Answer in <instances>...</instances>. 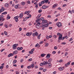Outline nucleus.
I'll return each instance as SVG.
<instances>
[{
  "label": "nucleus",
  "mask_w": 74,
  "mask_h": 74,
  "mask_svg": "<svg viewBox=\"0 0 74 74\" xmlns=\"http://www.w3.org/2000/svg\"><path fill=\"white\" fill-rule=\"evenodd\" d=\"M58 70L60 71H62V70H64V67H60L58 68Z\"/></svg>",
  "instance_id": "obj_11"
},
{
  "label": "nucleus",
  "mask_w": 74,
  "mask_h": 74,
  "mask_svg": "<svg viewBox=\"0 0 74 74\" xmlns=\"http://www.w3.org/2000/svg\"><path fill=\"white\" fill-rule=\"evenodd\" d=\"M38 12L39 13H41V12H42V10L40 9L38 11Z\"/></svg>",
  "instance_id": "obj_33"
},
{
  "label": "nucleus",
  "mask_w": 74,
  "mask_h": 74,
  "mask_svg": "<svg viewBox=\"0 0 74 74\" xmlns=\"http://www.w3.org/2000/svg\"><path fill=\"white\" fill-rule=\"evenodd\" d=\"M48 45H49V44L47 43L45 45V47H48Z\"/></svg>",
  "instance_id": "obj_38"
},
{
  "label": "nucleus",
  "mask_w": 74,
  "mask_h": 74,
  "mask_svg": "<svg viewBox=\"0 0 74 74\" xmlns=\"http://www.w3.org/2000/svg\"><path fill=\"white\" fill-rule=\"evenodd\" d=\"M41 34H40L38 36V39L39 40L40 39V37L41 36Z\"/></svg>",
  "instance_id": "obj_20"
},
{
  "label": "nucleus",
  "mask_w": 74,
  "mask_h": 74,
  "mask_svg": "<svg viewBox=\"0 0 74 74\" xmlns=\"http://www.w3.org/2000/svg\"><path fill=\"white\" fill-rule=\"evenodd\" d=\"M67 55H68V53L67 52H66L65 53V56H66Z\"/></svg>",
  "instance_id": "obj_35"
},
{
  "label": "nucleus",
  "mask_w": 74,
  "mask_h": 74,
  "mask_svg": "<svg viewBox=\"0 0 74 74\" xmlns=\"http://www.w3.org/2000/svg\"><path fill=\"white\" fill-rule=\"evenodd\" d=\"M5 7H8L9 6V3H6L5 4Z\"/></svg>",
  "instance_id": "obj_18"
},
{
  "label": "nucleus",
  "mask_w": 74,
  "mask_h": 74,
  "mask_svg": "<svg viewBox=\"0 0 74 74\" xmlns=\"http://www.w3.org/2000/svg\"><path fill=\"white\" fill-rule=\"evenodd\" d=\"M27 3H28V4H30V1H27Z\"/></svg>",
  "instance_id": "obj_59"
},
{
  "label": "nucleus",
  "mask_w": 74,
  "mask_h": 74,
  "mask_svg": "<svg viewBox=\"0 0 74 74\" xmlns=\"http://www.w3.org/2000/svg\"><path fill=\"white\" fill-rule=\"evenodd\" d=\"M53 54H55L56 53V51H53L52 52Z\"/></svg>",
  "instance_id": "obj_40"
},
{
  "label": "nucleus",
  "mask_w": 74,
  "mask_h": 74,
  "mask_svg": "<svg viewBox=\"0 0 74 74\" xmlns=\"http://www.w3.org/2000/svg\"><path fill=\"white\" fill-rule=\"evenodd\" d=\"M31 67H32V68H33L34 67V64H32L31 65Z\"/></svg>",
  "instance_id": "obj_23"
},
{
  "label": "nucleus",
  "mask_w": 74,
  "mask_h": 74,
  "mask_svg": "<svg viewBox=\"0 0 74 74\" xmlns=\"http://www.w3.org/2000/svg\"><path fill=\"white\" fill-rule=\"evenodd\" d=\"M32 58H30L28 60V61L29 62H31V61H32Z\"/></svg>",
  "instance_id": "obj_32"
},
{
  "label": "nucleus",
  "mask_w": 74,
  "mask_h": 74,
  "mask_svg": "<svg viewBox=\"0 0 74 74\" xmlns=\"http://www.w3.org/2000/svg\"><path fill=\"white\" fill-rule=\"evenodd\" d=\"M23 49V48L22 47H18L17 48V50H18V51H21V50H22Z\"/></svg>",
  "instance_id": "obj_12"
},
{
  "label": "nucleus",
  "mask_w": 74,
  "mask_h": 74,
  "mask_svg": "<svg viewBox=\"0 0 74 74\" xmlns=\"http://www.w3.org/2000/svg\"><path fill=\"white\" fill-rule=\"evenodd\" d=\"M62 35L61 34L59 36L58 38L59 40H62Z\"/></svg>",
  "instance_id": "obj_14"
},
{
  "label": "nucleus",
  "mask_w": 74,
  "mask_h": 74,
  "mask_svg": "<svg viewBox=\"0 0 74 74\" xmlns=\"http://www.w3.org/2000/svg\"><path fill=\"white\" fill-rule=\"evenodd\" d=\"M4 18V16L3 15H1L0 16V18L1 19H2V18Z\"/></svg>",
  "instance_id": "obj_29"
},
{
  "label": "nucleus",
  "mask_w": 74,
  "mask_h": 74,
  "mask_svg": "<svg viewBox=\"0 0 74 74\" xmlns=\"http://www.w3.org/2000/svg\"><path fill=\"white\" fill-rule=\"evenodd\" d=\"M19 17L20 18H22L23 17V13L20 14L19 16Z\"/></svg>",
  "instance_id": "obj_16"
},
{
  "label": "nucleus",
  "mask_w": 74,
  "mask_h": 74,
  "mask_svg": "<svg viewBox=\"0 0 74 74\" xmlns=\"http://www.w3.org/2000/svg\"><path fill=\"white\" fill-rule=\"evenodd\" d=\"M67 5L66 4H65L64 5H62V7H65Z\"/></svg>",
  "instance_id": "obj_37"
},
{
  "label": "nucleus",
  "mask_w": 74,
  "mask_h": 74,
  "mask_svg": "<svg viewBox=\"0 0 74 74\" xmlns=\"http://www.w3.org/2000/svg\"><path fill=\"white\" fill-rule=\"evenodd\" d=\"M41 56L42 57H44L45 56V54L43 53L41 54Z\"/></svg>",
  "instance_id": "obj_31"
},
{
  "label": "nucleus",
  "mask_w": 74,
  "mask_h": 74,
  "mask_svg": "<svg viewBox=\"0 0 74 74\" xmlns=\"http://www.w3.org/2000/svg\"><path fill=\"white\" fill-rule=\"evenodd\" d=\"M71 63V61H70L68 62H67V63H66L65 65V67H68L69 65L70 64V63Z\"/></svg>",
  "instance_id": "obj_9"
},
{
  "label": "nucleus",
  "mask_w": 74,
  "mask_h": 74,
  "mask_svg": "<svg viewBox=\"0 0 74 74\" xmlns=\"http://www.w3.org/2000/svg\"><path fill=\"white\" fill-rule=\"evenodd\" d=\"M42 26L40 25V27H47L49 26V24L47 21L45 20L43 21L42 22Z\"/></svg>",
  "instance_id": "obj_2"
},
{
  "label": "nucleus",
  "mask_w": 74,
  "mask_h": 74,
  "mask_svg": "<svg viewBox=\"0 0 74 74\" xmlns=\"http://www.w3.org/2000/svg\"><path fill=\"white\" fill-rule=\"evenodd\" d=\"M50 54L49 53H48L47 54L46 56V58L47 59H49V58H50Z\"/></svg>",
  "instance_id": "obj_13"
},
{
  "label": "nucleus",
  "mask_w": 74,
  "mask_h": 74,
  "mask_svg": "<svg viewBox=\"0 0 74 74\" xmlns=\"http://www.w3.org/2000/svg\"><path fill=\"white\" fill-rule=\"evenodd\" d=\"M26 36H29V37L30 36V34H29V32L27 33L26 34Z\"/></svg>",
  "instance_id": "obj_30"
},
{
  "label": "nucleus",
  "mask_w": 74,
  "mask_h": 74,
  "mask_svg": "<svg viewBox=\"0 0 74 74\" xmlns=\"http://www.w3.org/2000/svg\"><path fill=\"white\" fill-rule=\"evenodd\" d=\"M13 52V54H14L15 55L16 54H17L18 53V51L17 50H15Z\"/></svg>",
  "instance_id": "obj_17"
},
{
  "label": "nucleus",
  "mask_w": 74,
  "mask_h": 74,
  "mask_svg": "<svg viewBox=\"0 0 74 74\" xmlns=\"http://www.w3.org/2000/svg\"><path fill=\"white\" fill-rule=\"evenodd\" d=\"M14 18L15 19V21L16 22H18V18H19V16H16L14 17Z\"/></svg>",
  "instance_id": "obj_7"
},
{
  "label": "nucleus",
  "mask_w": 74,
  "mask_h": 74,
  "mask_svg": "<svg viewBox=\"0 0 74 74\" xmlns=\"http://www.w3.org/2000/svg\"><path fill=\"white\" fill-rule=\"evenodd\" d=\"M35 7L36 8H38V3H37Z\"/></svg>",
  "instance_id": "obj_27"
},
{
  "label": "nucleus",
  "mask_w": 74,
  "mask_h": 74,
  "mask_svg": "<svg viewBox=\"0 0 74 74\" xmlns=\"http://www.w3.org/2000/svg\"><path fill=\"white\" fill-rule=\"evenodd\" d=\"M1 21H5V19L4 18H1Z\"/></svg>",
  "instance_id": "obj_34"
},
{
  "label": "nucleus",
  "mask_w": 74,
  "mask_h": 74,
  "mask_svg": "<svg viewBox=\"0 0 74 74\" xmlns=\"http://www.w3.org/2000/svg\"><path fill=\"white\" fill-rule=\"evenodd\" d=\"M58 48V47L56 46H55L54 47V49H57Z\"/></svg>",
  "instance_id": "obj_49"
},
{
  "label": "nucleus",
  "mask_w": 74,
  "mask_h": 74,
  "mask_svg": "<svg viewBox=\"0 0 74 74\" xmlns=\"http://www.w3.org/2000/svg\"><path fill=\"white\" fill-rule=\"evenodd\" d=\"M35 69H37V68H38V66H37L36 65L35 66Z\"/></svg>",
  "instance_id": "obj_62"
},
{
  "label": "nucleus",
  "mask_w": 74,
  "mask_h": 74,
  "mask_svg": "<svg viewBox=\"0 0 74 74\" xmlns=\"http://www.w3.org/2000/svg\"><path fill=\"white\" fill-rule=\"evenodd\" d=\"M65 51H66V52H67V51H69V49H68V48H66L65 49Z\"/></svg>",
  "instance_id": "obj_52"
},
{
  "label": "nucleus",
  "mask_w": 74,
  "mask_h": 74,
  "mask_svg": "<svg viewBox=\"0 0 74 74\" xmlns=\"http://www.w3.org/2000/svg\"><path fill=\"white\" fill-rule=\"evenodd\" d=\"M69 13H70L71 14H72V11H69Z\"/></svg>",
  "instance_id": "obj_51"
},
{
  "label": "nucleus",
  "mask_w": 74,
  "mask_h": 74,
  "mask_svg": "<svg viewBox=\"0 0 74 74\" xmlns=\"http://www.w3.org/2000/svg\"><path fill=\"white\" fill-rule=\"evenodd\" d=\"M38 35V33L37 32H36L35 33L32 34V36L33 37H35V36H37Z\"/></svg>",
  "instance_id": "obj_6"
},
{
  "label": "nucleus",
  "mask_w": 74,
  "mask_h": 74,
  "mask_svg": "<svg viewBox=\"0 0 74 74\" xmlns=\"http://www.w3.org/2000/svg\"><path fill=\"white\" fill-rule=\"evenodd\" d=\"M49 62V61H47L46 62V64H51V62Z\"/></svg>",
  "instance_id": "obj_53"
},
{
  "label": "nucleus",
  "mask_w": 74,
  "mask_h": 74,
  "mask_svg": "<svg viewBox=\"0 0 74 74\" xmlns=\"http://www.w3.org/2000/svg\"><path fill=\"white\" fill-rule=\"evenodd\" d=\"M60 33H57V36H60Z\"/></svg>",
  "instance_id": "obj_58"
},
{
  "label": "nucleus",
  "mask_w": 74,
  "mask_h": 74,
  "mask_svg": "<svg viewBox=\"0 0 74 74\" xmlns=\"http://www.w3.org/2000/svg\"><path fill=\"white\" fill-rule=\"evenodd\" d=\"M43 42V41H40V42L39 44H42Z\"/></svg>",
  "instance_id": "obj_56"
},
{
  "label": "nucleus",
  "mask_w": 74,
  "mask_h": 74,
  "mask_svg": "<svg viewBox=\"0 0 74 74\" xmlns=\"http://www.w3.org/2000/svg\"><path fill=\"white\" fill-rule=\"evenodd\" d=\"M4 33L6 36H7V32L5 31L4 32Z\"/></svg>",
  "instance_id": "obj_39"
},
{
  "label": "nucleus",
  "mask_w": 74,
  "mask_h": 74,
  "mask_svg": "<svg viewBox=\"0 0 74 74\" xmlns=\"http://www.w3.org/2000/svg\"><path fill=\"white\" fill-rule=\"evenodd\" d=\"M4 26L5 27H6V28H8V26L7 25H5Z\"/></svg>",
  "instance_id": "obj_36"
},
{
  "label": "nucleus",
  "mask_w": 74,
  "mask_h": 74,
  "mask_svg": "<svg viewBox=\"0 0 74 74\" xmlns=\"http://www.w3.org/2000/svg\"><path fill=\"white\" fill-rule=\"evenodd\" d=\"M43 63L44 64H47V62L45 61H44L43 62Z\"/></svg>",
  "instance_id": "obj_54"
},
{
  "label": "nucleus",
  "mask_w": 74,
  "mask_h": 74,
  "mask_svg": "<svg viewBox=\"0 0 74 74\" xmlns=\"http://www.w3.org/2000/svg\"><path fill=\"white\" fill-rule=\"evenodd\" d=\"M53 60L52 58H50L49 59L48 61L49 62H51Z\"/></svg>",
  "instance_id": "obj_25"
},
{
  "label": "nucleus",
  "mask_w": 74,
  "mask_h": 74,
  "mask_svg": "<svg viewBox=\"0 0 74 74\" xmlns=\"http://www.w3.org/2000/svg\"><path fill=\"white\" fill-rule=\"evenodd\" d=\"M3 68V66H0V69H2Z\"/></svg>",
  "instance_id": "obj_60"
},
{
  "label": "nucleus",
  "mask_w": 74,
  "mask_h": 74,
  "mask_svg": "<svg viewBox=\"0 0 74 74\" xmlns=\"http://www.w3.org/2000/svg\"><path fill=\"white\" fill-rule=\"evenodd\" d=\"M53 37H54V38H56V35H54L53 36Z\"/></svg>",
  "instance_id": "obj_64"
},
{
  "label": "nucleus",
  "mask_w": 74,
  "mask_h": 74,
  "mask_svg": "<svg viewBox=\"0 0 74 74\" xmlns=\"http://www.w3.org/2000/svg\"><path fill=\"white\" fill-rule=\"evenodd\" d=\"M19 6V4H18L16 5H15V8H18V6Z\"/></svg>",
  "instance_id": "obj_24"
},
{
  "label": "nucleus",
  "mask_w": 74,
  "mask_h": 74,
  "mask_svg": "<svg viewBox=\"0 0 74 74\" xmlns=\"http://www.w3.org/2000/svg\"><path fill=\"white\" fill-rule=\"evenodd\" d=\"M21 5H24L25 4V2L24 1L22 2L21 3Z\"/></svg>",
  "instance_id": "obj_21"
},
{
  "label": "nucleus",
  "mask_w": 74,
  "mask_h": 74,
  "mask_svg": "<svg viewBox=\"0 0 74 74\" xmlns=\"http://www.w3.org/2000/svg\"><path fill=\"white\" fill-rule=\"evenodd\" d=\"M47 18H51V16L50 15H48L47 16Z\"/></svg>",
  "instance_id": "obj_47"
},
{
  "label": "nucleus",
  "mask_w": 74,
  "mask_h": 74,
  "mask_svg": "<svg viewBox=\"0 0 74 74\" xmlns=\"http://www.w3.org/2000/svg\"><path fill=\"white\" fill-rule=\"evenodd\" d=\"M31 68V66H27V68L28 69H30Z\"/></svg>",
  "instance_id": "obj_45"
},
{
  "label": "nucleus",
  "mask_w": 74,
  "mask_h": 74,
  "mask_svg": "<svg viewBox=\"0 0 74 74\" xmlns=\"http://www.w3.org/2000/svg\"><path fill=\"white\" fill-rule=\"evenodd\" d=\"M29 35L30 36L31 35H32V34H33V33L32 32H29Z\"/></svg>",
  "instance_id": "obj_55"
},
{
  "label": "nucleus",
  "mask_w": 74,
  "mask_h": 74,
  "mask_svg": "<svg viewBox=\"0 0 74 74\" xmlns=\"http://www.w3.org/2000/svg\"><path fill=\"white\" fill-rule=\"evenodd\" d=\"M44 69V68H39L40 70H42Z\"/></svg>",
  "instance_id": "obj_44"
},
{
  "label": "nucleus",
  "mask_w": 74,
  "mask_h": 74,
  "mask_svg": "<svg viewBox=\"0 0 74 74\" xmlns=\"http://www.w3.org/2000/svg\"><path fill=\"white\" fill-rule=\"evenodd\" d=\"M60 15V14H58L56 15V17H58V16H59Z\"/></svg>",
  "instance_id": "obj_50"
},
{
  "label": "nucleus",
  "mask_w": 74,
  "mask_h": 74,
  "mask_svg": "<svg viewBox=\"0 0 74 74\" xmlns=\"http://www.w3.org/2000/svg\"><path fill=\"white\" fill-rule=\"evenodd\" d=\"M16 62H17V60H15L13 61V64H15Z\"/></svg>",
  "instance_id": "obj_22"
},
{
  "label": "nucleus",
  "mask_w": 74,
  "mask_h": 74,
  "mask_svg": "<svg viewBox=\"0 0 74 74\" xmlns=\"http://www.w3.org/2000/svg\"><path fill=\"white\" fill-rule=\"evenodd\" d=\"M18 45V44H14V45H13L12 47L13 49H16L17 46Z\"/></svg>",
  "instance_id": "obj_4"
},
{
  "label": "nucleus",
  "mask_w": 74,
  "mask_h": 74,
  "mask_svg": "<svg viewBox=\"0 0 74 74\" xmlns=\"http://www.w3.org/2000/svg\"><path fill=\"white\" fill-rule=\"evenodd\" d=\"M14 56V54L13 53H10L8 55V57L9 58L10 56Z\"/></svg>",
  "instance_id": "obj_15"
},
{
  "label": "nucleus",
  "mask_w": 74,
  "mask_h": 74,
  "mask_svg": "<svg viewBox=\"0 0 74 74\" xmlns=\"http://www.w3.org/2000/svg\"><path fill=\"white\" fill-rule=\"evenodd\" d=\"M46 38H47V39H49V37L48 36H46Z\"/></svg>",
  "instance_id": "obj_63"
},
{
  "label": "nucleus",
  "mask_w": 74,
  "mask_h": 74,
  "mask_svg": "<svg viewBox=\"0 0 74 74\" xmlns=\"http://www.w3.org/2000/svg\"><path fill=\"white\" fill-rule=\"evenodd\" d=\"M15 3L16 4V3H19V1H17L16 0Z\"/></svg>",
  "instance_id": "obj_57"
},
{
  "label": "nucleus",
  "mask_w": 74,
  "mask_h": 74,
  "mask_svg": "<svg viewBox=\"0 0 74 74\" xmlns=\"http://www.w3.org/2000/svg\"><path fill=\"white\" fill-rule=\"evenodd\" d=\"M73 40V39L71 38V39H70L69 40V41H71Z\"/></svg>",
  "instance_id": "obj_61"
},
{
  "label": "nucleus",
  "mask_w": 74,
  "mask_h": 74,
  "mask_svg": "<svg viewBox=\"0 0 74 74\" xmlns=\"http://www.w3.org/2000/svg\"><path fill=\"white\" fill-rule=\"evenodd\" d=\"M49 7V6H46V5H43L42 6V9H44L45 10V9H46V8H47Z\"/></svg>",
  "instance_id": "obj_10"
},
{
  "label": "nucleus",
  "mask_w": 74,
  "mask_h": 74,
  "mask_svg": "<svg viewBox=\"0 0 74 74\" xmlns=\"http://www.w3.org/2000/svg\"><path fill=\"white\" fill-rule=\"evenodd\" d=\"M39 45V44L37 43L35 46V47H37L38 46V45Z\"/></svg>",
  "instance_id": "obj_41"
},
{
  "label": "nucleus",
  "mask_w": 74,
  "mask_h": 74,
  "mask_svg": "<svg viewBox=\"0 0 74 74\" xmlns=\"http://www.w3.org/2000/svg\"><path fill=\"white\" fill-rule=\"evenodd\" d=\"M61 44H63V45H65V44H66V43L65 42H63L61 43Z\"/></svg>",
  "instance_id": "obj_42"
},
{
  "label": "nucleus",
  "mask_w": 74,
  "mask_h": 74,
  "mask_svg": "<svg viewBox=\"0 0 74 74\" xmlns=\"http://www.w3.org/2000/svg\"><path fill=\"white\" fill-rule=\"evenodd\" d=\"M41 15V14H40L38 15V16L36 17V18H37V19L36 20V22L37 23V24L36 25V27L37 29H39L40 28L41 26V23L39 22V21L40 20V18H40Z\"/></svg>",
  "instance_id": "obj_1"
},
{
  "label": "nucleus",
  "mask_w": 74,
  "mask_h": 74,
  "mask_svg": "<svg viewBox=\"0 0 74 74\" xmlns=\"http://www.w3.org/2000/svg\"><path fill=\"white\" fill-rule=\"evenodd\" d=\"M40 19L42 21V22L43 21L45 20H44V18L43 17L41 18H40Z\"/></svg>",
  "instance_id": "obj_26"
},
{
  "label": "nucleus",
  "mask_w": 74,
  "mask_h": 74,
  "mask_svg": "<svg viewBox=\"0 0 74 74\" xmlns=\"http://www.w3.org/2000/svg\"><path fill=\"white\" fill-rule=\"evenodd\" d=\"M29 53H30V54H32V53H33V52L32 51H29Z\"/></svg>",
  "instance_id": "obj_28"
},
{
  "label": "nucleus",
  "mask_w": 74,
  "mask_h": 74,
  "mask_svg": "<svg viewBox=\"0 0 74 74\" xmlns=\"http://www.w3.org/2000/svg\"><path fill=\"white\" fill-rule=\"evenodd\" d=\"M7 14V12H5L1 13L2 15H5Z\"/></svg>",
  "instance_id": "obj_19"
},
{
  "label": "nucleus",
  "mask_w": 74,
  "mask_h": 74,
  "mask_svg": "<svg viewBox=\"0 0 74 74\" xmlns=\"http://www.w3.org/2000/svg\"><path fill=\"white\" fill-rule=\"evenodd\" d=\"M4 50H5V49H1V52H3V51H4Z\"/></svg>",
  "instance_id": "obj_48"
},
{
  "label": "nucleus",
  "mask_w": 74,
  "mask_h": 74,
  "mask_svg": "<svg viewBox=\"0 0 74 74\" xmlns=\"http://www.w3.org/2000/svg\"><path fill=\"white\" fill-rule=\"evenodd\" d=\"M57 26L58 27H62V23H61L59 22L57 23L56 24Z\"/></svg>",
  "instance_id": "obj_5"
},
{
  "label": "nucleus",
  "mask_w": 74,
  "mask_h": 74,
  "mask_svg": "<svg viewBox=\"0 0 74 74\" xmlns=\"http://www.w3.org/2000/svg\"><path fill=\"white\" fill-rule=\"evenodd\" d=\"M48 66L49 67L51 68V64H48Z\"/></svg>",
  "instance_id": "obj_43"
},
{
  "label": "nucleus",
  "mask_w": 74,
  "mask_h": 74,
  "mask_svg": "<svg viewBox=\"0 0 74 74\" xmlns=\"http://www.w3.org/2000/svg\"><path fill=\"white\" fill-rule=\"evenodd\" d=\"M30 11H25L24 13V14H27V15L28 16L29 15V14H30Z\"/></svg>",
  "instance_id": "obj_8"
},
{
  "label": "nucleus",
  "mask_w": 74,
  "mask_h": 74,
  "mask_svg": "<svg viewBox=\"0 0 74 74\" xmlns=\"http://www.w3.org/2000/svg\"><path fill=\"white\" fill-rule=\"evenodd\" d=\"M48 1V0H44L43 1H42L40 3H38L39 7H41V6H42V4H43L45 3H47Z\"/></svg>",
  "instance_id": "obj_3"
},
{
  "label": "nucleus",
  "mask_w": 74,
  "mask_h": 74,
  "mask_svg": "<svg viewBox=\"0 0 74 74\" xmlns=\"http://www.w3.org/2000/svg\"><path fill=\"white\" fill-rule=\"evenodd\" d=\"M10 18H11V17H10V16H7V19H10Z\"/></svg>",
  "instance_id": "obj_46"
}]
</instances>
